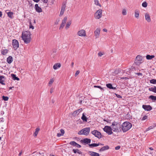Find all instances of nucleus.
<instances>
[{"label": "nucleus", "instance_id": "nucleus-1", "mask_svg": "<svg viewBox=\"0 0 156 156\" xmlns=\"http://www.w3.org/2000/svg\"><path fill=\"white\" fill-rule=\"evenodd\" d=\"M31 35V34L29 31H25L22 32L21 38L25 43L28 44L30 42Z\"/></svg>", "mask_w": 156, "mask_h": 156}, {"label": "nucleus", "instance_id": "nucleus-2", "mask_svg": "<svg viewBox=\"0 0 156 156\" xmlns=\"http://www.w3.org/2000/svg\"><path fill=\"white\" fill-rule=\"evenodd\" d=\"M111 126L112 130L114 132L118 133L121 131V125L118 122H113Z\"/></svg>", "mask_w": 156, "mask_h": 156}, {"label": "nucleus", "instance_id": "nucleus-3", "mask_svg": "<svg viewBox=\"0 0 156 156\" xmlns=\"http://www.w3.org/2000/svg\"><path fill=\"white\" fill-rule=\"evenodd\" d=\"M132 124L129 122H126L123 123L121 126L123 132H126L129 130L132 127Z\"/></svg>", "mask_w": 156, "mask_h": 156}, {"label": "nucleus", "instance_id": "nucleus-4", "mask_svg": "<svg viewBox=\"0 0 156 156\" xmlns=\"http://www.w3.org/2000/svg\"><path fill=\"white\" fill-rule=\"evenodd\" d=\"M90 129L89 127H87L80 130L78 132V134L80 135H88L90 132Z\"/></svg>", "mask_w": 156, "mask_h": 156}, {"label": "nucleus", "instance_id": "nucleus-5", "mask_svg": "<svg viewBox=\"0 0 156 156\" xmlns=\"http://www.w3.org/2000/svg\"><path fill=\"white\" fill-rule=\"evenodd\" d=\"M102 11V10L101 9H99L97 11L94 15V17L96 19H99L101 17Z\"/></svg>", "mask_w": 156, "mask_h": 156}, {"label": "nucleus", "instance_id": "nucleus-6", "mask_svg": "<svg viewBox=\"0 0 156 156\" xmlns=\"http://www.w3.org/2000/svg\"><path fill=\"white\" fill-rule=\"evenodd\" d=\"M104 131L106 132L108 135H111L113 133L112 131V127L108 126H105L103 129Z\"/></svg>", "mask_w": 156, "mask_h": 156}, {"label": "nucleus", "instance_id": "nucleus-7", "mask_svg": "<svg viewBox=\"0 0 156 156\" xmlns=\"http://www.w3.org/2000/svg\"><path fill=\"white\" fill-rule=\"evenodd\" d=\"M91 133L94 135V136L97 138L100 139L101 138V134L100 132L97 130H94L91 132Z\"/></svg>", "mask_w": 156, "mask_h": 156}, {"label": "nucleus", "instance_id": "nucleus-8", "mask_svg": "<svg viewBox=\"0 0 156 156\" xmlns=\"http://www.w3.org/2000/svg\"><path fill=\"white\" fill-rule=\"evenodd\" d=\"M66 6V3L65 2L63 3L62 6H61V10L59 16H62L64 14Z\"/></svg>", "mask_w": 156, "mask_h": 156}, {"label": "nucleus", "instance_id": "nucleus-9", "mask_svg": "<svg viewBox=\"0 0 156 156\" xmlns=\"http://www.w3.org/2000/svg\"><path fill=\"white\" fill-rule=\"evenodd\" d=\"M12 44L15 50H16L19 47L18 42L16 39H14L12 40Z\"/></svg>", "mask_w": 156, "mask_h": 156}, {"label": "nucleus", "instance_id": "nucleus-10", "mask_svg": "<svg viewBox=\"0 0 156 156\" xmlns=\"http://www.w3.org/2000/svg\"><path fill=\"white\" fill-rule=\"evenodd\" d=\"M77 35L80 37H85L86 36V31L85 30L82 29L78 31Z\"/></svg>", "mask_w": 156, "mask_h": 156}, {"label": "nucleus", "instance_id": "nucleus-11", "mask_svg": "<svg viewBox=\"0 0 156 156\" xmlns=\"http://www.w3.org/2000/svg\"><path fill=\"white\" fill-rule=\"evenodd\" d=\"M67 17H65L63 20H62V23L61 24V26L59 27V29H62L65 25L66 22L67 21Z\"/></svg>", "mask_w": 156, "mask_h": 156}, {"label": "nucleus", "instance_id": "nucleus-12", "mask_svg": "<svg viewBox=\"0 0 156 156\" xmlns=\"http://www.w3.org/2000/svg\"><path fill=\"white\" fill-rule=\"evenodd\" d=\"M101 29L100 28H98L95 30L94 32V35L96 38H97L99 37Z\"/></svg>", "mask_w": 156, "mask_h": 156}, {"label": "nucleus", "instance_id": "nucleus-13", "mask_svg": "<svg viewBox=\"0 0 156 156\" xmlns=\"http://www.w3.org/2000/svg\"><path fill=\"white\" fill-rule=\"evenodd\" d=\"M143 108L145 111H150L152 109V107L150 105H143Z\"/></svg>", "mask_w": 156, "mask_h": 156}, {"label": "nucleus", "instance_id": "nucleus-14", "mask_svg": "<svg viewBox=\"0 0 156 156\" xmlns=\"http://www.w3.org/2000/svg\"><path fill=\"white\" fill-rule=\"evenodd\" d=\"M81 141L83 143H84L86 144H90L91 142V140L88 138H85L81 140Z\"/></svg>", "mask_w": 156, "mask_h": 156}, {"label": "nucleus", "instance_id": "nucleus-15", "mask_svg": "<svg viewBox=\"0 0 156 156\" xmlns=\"http://www.w3.org/2000/svg\"><path fill=\"white\" fill-rule=\"evenodd\" d=\"M89 154L91 156H100L98 153L93 151H89Z\"/></svg>", "mask_w": 156, "mask_h": 156}, {"label": "nucleus", "instance_id": "nucleus-16", "mask_svg": "<svg viewBox=\"0 0 156 156\" xmlns=\"http://www.w3.org/2000/svg\"><path fill=\"white\" fill-rule=\"evenodd\" d=\"M35 8L36 11L38 12H42L41 9L38 6L37 4H36L35 5Z\"/></svg>", "mask_w": 156, "mask_h": 156}, {"label": "nucleus", "instance_id": "nucleus-17", "mask_svg": "<svg viewBox=\"0 0 156 156\" xmlns=\"http://www.w3.org/2000/svg\"><path fill=\"white\" fill-rule=\"evenodd\" d=\"M109 148V147L108 145H106L101 147L100 150V152L104 151L106 150H107Z\"/></svg>", "mask_w": 156, "mask_h": 156}, {"label": "nucleus", "instance_id": "nucleus-18", "mask_svg": "<svg viewBox=\"0 0 156 156\" xmlns=\"http://www.w3.org/2000/svg\"><path fill=\"white\" fill-rule=\"evenodd\" d=\"M145 20L148 22H150L151 21L150 16L149 14L147 13H146L145 14Z\"/></svg>", "mask_w": 156, "mask_h": 156}, {"label": "nucleus", "instance_id": "nucleus-19", "mask_svg": "<svg viewBox=\"0 0 156 156\" xmlns=\"http://www.w3.org/2000/svg\"><path fill=\"white\" fill-rule=\"evenodd\" d=\"M13 61V58L11 56H9L7 59V62L9 64L11 63Z\"/></svg>", "mask_w": 156, "mask_h": 156}, {"label": "nucleus", "instance_id": "nucleus-20", "mask_svg": "<svg viewBox=\"0 0 156 156\" xmlns=\"http://www.w3.org/2000/svg\"><path fill=\"white\" fill-rule=\"evenodd\" d=\"M106 87L110 89H116V87H114L112 86V85L111 83H108L106 84Z\"/></svg>", "mask_w": 156, "mask_h": 156}, {"label": "nucleus", "instance_id": "nucleus-21", "mask_svg": "<svg viewBox=\"0 0 156 156\" xmlns=\"http://www.w3.org/2000/svg\"><path fill=\"white\" fill-rule=\"evenodd\" d=\"M61 66V64L59 63L55 64L53 66V69H56L58 68H60Z\"/></svg>", "mask_w": 156, "mask_h": 156}, {"label": "nucleus", "instance_id": "nucleus-22", "mask_svg": "<svg viewBox=\"0 0 156 156\" xmlns=\"http://www.w3.org/2000/svg\"><path fill=\"white\" fill-rule=\"evenodd\" d=\"M40 129L39 128H37L35 129V131L34 134V136L35 137H36Z\"/></svg>", "mask_w": 156, "mask_h": 156}, {"label": "nucleus", "instance_id": "nucleus-23", "mask_svg": "<svg viewBox=\"0 0 156 156\" xmlns=\"http://www.w3.org/2000/svg\"><path fill=\"white\" fill-rule=\"evenodd\" d=\"M142 57L140 55H138L136 58L135 60L141 62L142 61Z\"/></svg>", "mask_w": 156, "mask_h": 156}, {"label": "nucleus", "instance_id": "nucleus-24", "mask_svg": "<svg viewBox=\"0 0 156 156\" xmlns=\"http://www.w3.org/2000/svg\"><path fill=\"white\" fill-rule=\"evenodd\" d=\"M4 77L3 76H0V83L2 85H5V84L4 83Z\"/></svg>", "mask_w": 156, "mask_h": 156}, {"label": "nucleus", "instance_id": "nucleus-25", "mask_svg": "<svg viewBox=\"0 0 156 156\" xmlns=\"http://www.w3.org/2000/svg\"><path fill=\"white\" fill-rule=\"evenodd\" d=\"M11 76L12 77L13 79L14 80H20V79L19 78L16 77V75L13 74H11Z\"/></svg>", "mask_w": 156, "mask_h": 156}, {"label": "nucleus", "instance_id": "nucleus-26", "mask_svg": "<svg viewBox=\"0 0 156 156\" xmlns=\"http://www.w3.org/2000/svg\"><path fill=\"white\" fill-rule=\"evenodd\" d=\"M155 56L154 55H147L146 56V58L148 60H151Z\"/></svg>", "mask_w": 156, "mask_h": 156}, {"label": "nucleus", "instance_id": "nucleus-27", "mask_svg": "<svg viewBox=\"0 0 156 156\" xmlns=\"http://www.w3.org/2000/svg\"><path fill=\"white\" fill-rule=\"evenodd\" d=\"M149 90L150 91H152L154 93H156V87L155 86L154 87L149 88Z\"/></svg>", "mask_w": 156, "mask_h": 156}, {"label": "nucleus", "instance_id": "nucleus-28", "mask_svg": "<svg viewBox=\"0 0 156 156\" xmlns=\"http://www.w3.org/2000/svg\"><path fill=\"white\" fill-rule=\"evenodd\" d=\"M73 152L75 153H78L79 154H82V152L80 151V150H79L78 149H73Z\"/></svg>", "mask_w": 156, "mask_h": 156}, {"label": "nucleus", "instance_id": "nucleus-29", "mask_svg": "<svg viewBox=\"0 0 156 156\" xmlns=\"http://www.w3.org/2000/svg\"><path fill=\"white\" fill-rule=\"evenodd\" d=\"M81 119L82 120L84 121L87 122V118L85 116L84 114V113H83L82 115V116L81 117Z\"/></svg>", "mask_w": 156, "mask_h": 156}, {"label": "nucleus", "instance_id": "nucleus-30", "mask_svg": "<svg viewBox=\"0 0 156 156\" xmlns=\"http://www.w3.org/2000/svg\"><path fill=\"white\" fill-rule=\"evenodd\" d=\"M94 2L96 5L99 6L100 7L101 6V5L99 3V1L98 0H94Z\"/></svg>", "mask_w": 156, "mask_h": 156}, {"label": "nucleus", "instance_id": "nucleus-31", "mask_svg": "<svg viewBox=\"0 0 156 156\" xmlns=\"http://www.w3.org/2000/svg\"><path fill=\"white\" fill-rule=\"evenodd\" d=\"M8 50L7 49H4L2 51L1 53L2 54L5 55L8 53Z\"/></svg>", "mask_w": 156, "mask_h": 156}, {"label": "nucleus", "instance_id": "nucleus-32", "mask_svg": "<svg viewBox=\"0 0 156 156\" xmlns=\"http://www.w3.org/2000/svg\"><path fill=\"white\" fill-rule=\"evenodd\" d=\"M149 98L154 101H156V96L151 95L149 97Z\"/></svg>", "mask_w": 156, "mask_h": 156}, {"label": "nucleus", "instance_id": "nucleus-33", "mask_svg": "<svg viewBox=\"0 0 156 156\" xmlns=\"http://www.w3.org/2000/svg\"><path fill=\"white\" fill-rule=\"evenodd\" d=\"M139 16V12L138 11H136L135 13V16L137 18H138Z\"/></svg>", "mask_w": 156, "mask_h": 156}, {"label": "nucleus", "instance_id": "nucleus-34", "mask_svg": "<svg viewBox=\"0 0 156 156\" xmlns=\"http://www.w3.org/2000/svg\"><path fill=\"white\" fill-rule=\"evenodd\" d=\"M54 81V80L53 78H51L50 79V81L48 83V86L50 87L51 86V85Z\"/></svg>", "mask_w": 156, "mask_h": 156}, {"label": "nucleus", "instance_id": "nucleus-35", "mask_svg": "<svg viewBox=\"0 0 156 156\" xmlns=\"http://www.w3.org/2000/svg\"><path fill=\"white\" fill-rule=\"evenodd\" d=\"M99 145V144H89V146L90 147H97Z\"/></svg>", "mask_w": 156, "mask_h": 156}, {"label": "nucleus", "instance_id": "nucleus-36", "mask_svg": "<svg viewBox=\"0 0 156 156\" xmlns=\"http://www.w3.org/2000/svg\"><path fill=\"white\" fill-rule=\"evenodd\" d=\"M71 24V22L70 21H68L67 22V24L66 25V29H68L70 25Z\"/></svg>", "mask_w": 156, "mask_h": 156}, {"label": "nucleus", "instance_id": "nucleus-37", "mask_svg": "<svg viewBox=\"0 0 156 156\" xmlns=\"http://www.w3.org/2000/svg\"><path fill=\"white\" fill-rule=\"evenodd\" d=\"M141 62H140L139 61H136V60H135L134 63L136 66H139L141 64Z\"/></svg>", "mask_w": 156, "mask_h": 156}, {"label": "nucleus", "instance_id": "nucleus-38", "mask_svg": "<svg viewBox=\"0 0 156 156\" xmlns=\"http://www.w3.org/2000/svg\"><path fill=\"white\" fill-rule=\"evenodd\" d=\"M13 14V13L11 12H9L8 13V16L10 18H12V16Z\"/></svg>", "mask_w": 156, "mask_h": 156}, {"label": "nucleus", "instance_id": "nucleus-39", "mask_svg": "<svg viewBox=\"0 0 156 156\" xmlns=\"http://www.w3.org/2000/svg\"><path fill=\"white\" fill-rule=\"evenodd\" d=\"M69 144L72 145H73V146H76V143L75 142V141H71L70 143H69Z\"/></svg>", "mask_w": 156, "mask_h": 156}, {"label": "nucleus", "instance_id": "nucleus-40", "mask_svg": "<svg viewBox=\"0 0 156 156\" xmlns=\"http://www.w3.org/2000/svg\"><path fill=\"white\" fill-rule=\"evenodd\" d=\"M150 83L152 84H156V80L155 79H152L150 80Z\"/></svg>", "mask_w": 156, "mask_h": 156}, {"label": "nucleus", "instance_id": "nucleus-41", "mask_svg": "<svg viewBox=\"0 0 156 156\" xmlns=\"http://www.w3.org/2000/svg\"><path fill=\"white\" fill-rule=\"evenodd\" d=\"M127 14V11L125 9H124L122 10V14L123 15H126Z\"/></svg>", "mask_w": 156, "mask_h": 156}, {"label": "nucleus", "instance_id": "nucleus-42", "mask_svg": "<svg viewBox=\"0 0 156 156\" xmlns=\"http://www.w3.org/2000/svg\"><path fill=\"white\" fill-rule=\"evenodd\" d=\"M2 99L5 101H7L9 99V98L8 97L5 96H3L2 97Z\"/></svg>", "mask_w": 156, "mask_h": 156}, {"label": "nucleus", "instance_id": "nucleus-43", "mask_svg": "<svg viewBox=\"0 0 156 156\" xmlns=\"http://www.w3.org/2000/svg\"><path fill=\"white\" fill-rule=\"evenodd\" d=\"M154 127V126H151L150 127H149L148 128H147L146 129V131H148L150 129H153Z\"/></svg>", "mask_w": 156, "mask_h": 156}, {"label": "nucleus", "instance_id": "nucleus-44", "mask_svg": "<svg viewBox=\"0 0 156 156\" xmlns=\"http://www.w3.org/2000/svg\"><path fill=\"white\" fill-rule=\"evenodd\" d=\"M142 6L143 7H146L147 6V3L146 2H144L142 4Z\"/></svg>", "mask_w": 156, "mask_h": 156}, {"label": "nucleus", "instance_id": "nucleus-45", "mask_svg": "<svg viewBox=\"0 0 156 156\" xmlns=\"http://www.w3.org/2000/svg\"><path fill=\"white\" fill-rule=\"evenodd\" d=\"M30 28H32V29H34V27L32 26L31 22L30 23Z\"/></svg>", "mask_w": 156, "mask_h": 156}, {"label": "nucleus", "instance_id": "nucleus-46", "mask_svg": "<svg viewBox=\"0 0 156 156\" xmlns=\"http://www.w3.org/2000/svg\"><path fill=\"white\" fill-rule=\"evenodd\" d=\"M80 71L79 70H77L76 72V73L75 74V76H77L79 73H80Z\"/></svg>", "mask_w": 156, "mask_h": 156}, {"label": "nucleus", "instance_id": "nucleus-47", "mask_svg": "<svg viewBox=\"0 0 156 156\" xmlns=\"http://www.w3.org/2000/svg\"><path fill=\"white\" fill-rule=\"evenodd\" d=\"M60 132H61V134L62 135H63L64 134V133H65V131H64V130L63 129H61L60 130Z\"/></svg>", "mask_w": 156, "mask_h": 156}, {"label": "nucleus", "instance_id": "nucleus-48", "mask_svg": "<svg viewBox=\"0 0 156 156\" xmlns=\"http://www.w3.org/2000/svg\"><path fill=\"white\" fill-rule=\"evenodd\" d=\"M147 118V116L146 115H144L143 117L142 120H144Z\"/></svg>", "mask_w": 156, "mask_h": 156}, {"label": "nucleus", "instance_id": "nucleus-49", "mask_svg": "<svg viewBox=\"0 0 156 156\" xmlns=\"http://www.w3.org/2000/svg\"><path fill=\"white\" fill-rule=\"evenodd\" d=\"M115 95H116V96L119 98H122V97L120 96V95H119V94H115Z\"/></svg>", "mask_w": 156, "mask_h": 156}, {"label": "nucleus", "instance_id": "nucleus-50", "mask_svg": "<svg viewBox=\"0 0 156 156\" xmlns=\"http://www.w3.org/2000/svg\"><path fill=\"white\" fill-rule=\"evenodd\" d=\"M94 87H98V88L101 89H102L103 88L100 86H94Z\"/></svg>", "mask_w": 156, "mask_h": 156}, {"label": "nucleus", "instance_id": "nucleus-51", "mask_svg": "<svg viewBox=\"0 0 156 156\" xmlns=\"http://www.w3.org/2000/svg\"><path fill=\"white\" fill-rule=\"evenodd\" d=\"M76 147L78 148H80L81 147V146L76 143Z\"/></svg>", "mask_w": 156, "mask_h": 156}, {"label": "nucleus", "instance_id": "nucleus-52", "mask_svg": "<svg viewBox=\"0 0 156 156\" xmlns=\"http://www.w3.org/2000/svg\"><path fill=\"white\" fill-rule=\"evenodd\" d=\"M98 55L99 56L101 57L102 55L103 54H102L101 52H99L98 53Z\"/></svg>", "mask_w": 156, "mask_h": 156}, {"label": "nucleus", "instance_id": "nucleus-53", "mask_svg": "<svg viewBox=\"0 0 156 156\" xmlns=\"http://www.w3.org/2000/svg\"><path fill=\"white\" fill-rule=\"evenodd\" d=\"M120 79H125V80H127L129 78L127 77H120Z\"/></svg>", "mask_w": 156, "mask_h": 156}, {"label": "nucleus", "instance_id": "nucleus-54", "mask_svg": "<svg viewBox=\"0 0 156 156\" xmlns=\"http://www.w3.org/2000/svg\"><path fill=\"white\" fill-rule=\"evenodd\" d=\"M82 110V108H80V109H79L78 110H77V111H78V114L80 112H81Z\"/></svg>", "mask_w": 156, "mask_h": 156}, {"label": "nucleus", "instance_id": "nucleus-55", "mask_svg": "<svg viewBox=\"0 0 156 156\" xmlns=\"http://www.w3.org/2000/svg\"><path fill=\"white\" fill-rule=\"evenodd\" d=\"M120 148V146H118L115 147V149L116 150H118Z\"/></svg>", "mask_w": 156, "mask_h": 156}, {"label": "nucleus", "instance_id": "nucleus-56", "mask_svg": "<svg viewBox=\"0 0 156 156\" xmlns=\"http://www.w3.org/2000/svg\"><path fill=\"white\" fill-rule=\"evenodd\" d=\"M135 73L138 76H142V74L141 73Z\"/></svg>", "mask_w": 156, "mask_h": 156}, {"label": "nucleus", "instance_id": "nucleus-57", "mask_svg": "<svg viewBox=\"0 0 156 156\" xmlns=\"http://www.w3.org/2000/svg\"><path fill=\"white\" fill-rule=\"evenodd\" d=\"M63 136L61 133H58L57 134V136L58 137H60L61 136Z\"/></svg>", "mask_w": 156, "mask_h": 156}, {"label": "nucleus", "instance_id": "nucleus-58", "mask_svg": "<svg viewBox=\"0 0 156 156\" xmlns=\"http://www.w3.org/2000/svg\"><path fill=\"white\" fill-rule=\"evenodd\" d=\"M4 121V119L3 118H0V122H3Z\"/></svg>", "mask_w": 156, "mask_h": 156}, {"label": "nucleus", "instance_id": "nucleus-59", "mask_svg": "<svg viewBox=\"0 0 156 156\" xmlns=\"http://www.w3.org/2000/svg\"><path fill=\"white\" fill-rule=\"evenodd\" d=\"M119 71L118 70H115L114 72V73L115 74H117L119 73Z\"/></svg>", "mask_w": 156, "mask_h": 156}, {"label": "nucleus", "instance_id": "nucleus-60", "mask_svg": "<svg viewBox=\"0 0 156 156\" xmlns=\"http://www.w3.org/2000/svg\"><path fill=\"white\" fill-rule=\"evenodd\" d=\"M51 55H52V57L53 58H55V54H54V53H52Z\"/></svg>", "mask_w": 156, "mask_h": 156}, {"label": "nucleus", "instance_id": "nucleus-61", "mask_svg": "<svg viewBox=\"0 0 156 156\" xmlns=\"http://www.w3.org/2000/svg\"><path fill=\"white\" fill-rule=\"evenodd\" d=\"M78 112L77 110L76 111L74 112V114H76L78 113Z\"/></svg>", "mask_w": 156, "mask_h": 156}, {"label": "nucleus", "instance_id": "nucleus-62", "mask_svg": "<svg viewBox=\"0 0 156 156\" xmlns=\"http://www.w3.org/2000/svg\"><path fill=\"white\" fill-rule=\"evenodd\" d=\"M130 70V69H125V71L126 72H128Z\"/></svg>", "mask_w": 156, "mask_h": 156}, {"label": "nucleus", "instance_id": "nucleus-63", "mask_svg": "<svg viewBox=\"0 0 156 156\" xmlns=\"http://www.w3.org/2000/svg\"><path fill=\"white\" fill-rule=\"evenodd\" d=\"M43 2L45 3H47L48 2V0H43Z\"/></svg>", "mask_w": 156, "mask_h": 156}, {"label": "nucleus", "instance_id": "nucleus-64", "mask_svg": "<svg viewBox=\"0 0 156 156\" xmlns=\"http://www.w3.org/2000/svg\"><path fill=\"white\" fill-rule=\"evenodd\" d=\"M22 151H20V152L19 153V156H20L21 155V154H22Z\"/></svg>", "mask_w": 156, "mask_h": 156}]
</instances>
